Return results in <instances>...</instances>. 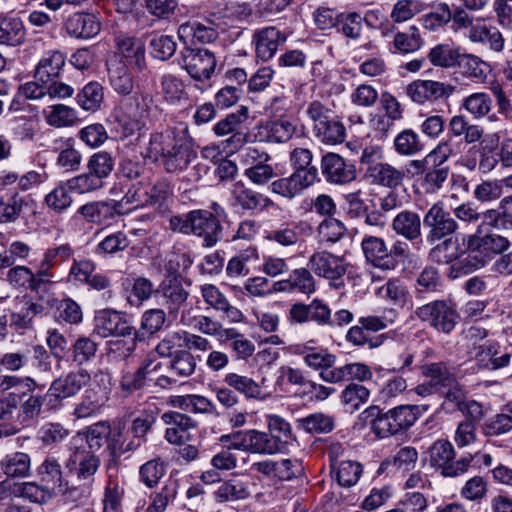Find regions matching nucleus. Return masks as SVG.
<instances>
[{"instance_id":"f257e3e1","label":"nucleus","mask_w":512,"mask_h":512,"mask_svg":"<svg viewBox=\"0 0 512 512\" xmlns=\"http://www.w3.org/2000/svg\"><path fill=\"white\" fill-rule=\"evenodd\" d=\"M149 152L169 173L183 171L196 158V152L188 141L187 128L167 129L153 134Z\"/></svg>"},{"instance_id":"f03ea898","label":"nucleus","mask_w":512,"mask_h":512,"mask_svg":"<svg viewBox=\"0 0 512 512\" xmlns=\"http://www.w3.org/2000/svg\"><path fill=\"white\" fill-rule=\"evenodd\" d=\"M213 211L195 209L186 214L171 216L169 229L185 235H194L203 241L205 247H212L222 239L220 216L224 209L217 203L212 204Z\"/></svg>"},{"instance_id":"7ed1b4c3","label":"nucleus","mask_w":512,"mask_h":512,"mask_svg":"<svg viewBox=\"0 0 512 512\" xmlns=\"http://www.w3.org/2000/svg\"><path fill=\"white\" fill-rule=\"evenodd\" d=\"M414 405H400L379 414L372 421V430L379 438H388L407 431L418 419Z\"/></svg>"},{"instance_id":"20e7f679","label":"nucleus","mask_w":512,"mask_h":512,"mask_svg":"<svg viewBox=\"0 0 512 512\" xmlns=\"http://www.w3.org/2000/svg\"><path fill=\"white\" fill-rule=\"evenodd\" d=\"M93 331L102 338L133 336L132 346L128 348L129 352L135 349L137 341L143 339L140 332L129 323L124 315L113 309H102L96 312Z\"/></svg>"},{"instance_id":"39448f33","label":"nucleus","mask_w":512,"mask_h":512,"mask_svg":"<svg viewBox=\"0 0 512 512\" xmlns=\"http://www.w3.org/2000/svg\"><path fill=\"white\" fill-rule=\"evenodd\" d=\"M428 452L430 465L440 469L445 477H458L467 473L473 462L471 454L454 461L455 449L447 440H437Z\"/></svg>"},{"instance_id":"423d86ee","label":"nucleus","mask_w":512,"mask_h":512,"mask_svg":"<svg viewBox=\"0 0 512 512\" xmlns=\"http://www.w3.org/2000/svg\"><path fill=\"white\" fill-rule=\"evenodd\" d=\"M414 315L439 332L449 334L456 326L459 315L450 300H434L416 308Z\"/></svg>"},{"instance_id":"0eeeda50","label":"nucleus","mask_w":512,"mask_h":512,"mask_svg":"<svg viewBox=\"0 0 512 512\" xmlns=\"http://www.w3.org/2000/svg\"><path fill=\"white\" fill-rule=\"evenodd\" d=\"M231 447L235 450L260 455H273L282 452V442L267 432L256 429L238 431L230 436Z\"/></svg>"},{"instance_id":"6e6552de","label":"nucleus","mask_w":512,"mask_h":512,"mask_svg":"<svg viewBox=\"0 0 512 512\" xmlns=\"http://www.w3.org/2000/svg\"><path fill=\"white\" fill-rule=\"evenodd\" d=\"M462 259L456 264L460 273L467 275L483 268L491 259L480 226L473 234L462 237Z\"/></svg>"},{"instance_id":"1a4fd4ad","label":"nucleus","mask_w":512,"mask_h":512,"mask_svg":"<svg viewBox=\"0 0 512 512\" xmlns=\"http://www.w3.org/2000/svg\"><path fill=\"white\" fill-rule=\"evenodd\" d=\"M248 113V108L241 106L236 112L227 114L213 126V132L218 137L229 135L222 141L223 149L226 152H236L245 144L246 133L239 131V128L248 119Z\"/></svg>"},{"instance_id":"9d476101","label":"nucleus","mask_w":512,"mask_h":512,"mask_svg":"<svg viewBox=\"0 0 512 512\" xmlns=\"http://www.w3.org/2000/svg\"><path fill=\"white\" fill-rule=\"evenodd\" d=\"M178 63L196 81L209 79L216 67L214 53L201 48H183Z\"/></svg>"},{"instance_id":"9b49d317","label":"nucleus","mask_w":512,"mask_h":512,"mask_svg":"<svg viewBox=\"0 0 512 512\" xmlns=\"http://www.w3.org/2000/svg\"><path fill=\"white\" fill-rule=\"evenodd\" d=\"M423 224L427 229L426 240L430 244L452 236L459 229L458 222L444 209L441 202L433 204L428 209L424 215Z\"/></svg>"},{"instance_id":"f8f14e48","label":"nucleus","mask_w":512,"mask_h":512,"mask_svg":"<svg viewBox=\"0 0 512 512\" xmlns=\"http://www.w3.org/2000/svg\"><path fill=\"white\" fill-rule=\"evenodd\" d=\"M456 87L445 82L417 79L406 87V95L420 105L435 103L448 99L454 94Z\"/></svg>"},{"instance_id":"ddd939ff","label":"nucleus","mask_w":512,"mask_h":512,"mask_svg":"<svg viewBox=\"0 0 512 512\" xmlns=\"http://www.w3.org/2000/svg\"><path fill=\"white\" fill-rule=\"evenodd\" d=\"M230 205L232 208L246 213H261L274 205L266 195L254 191L242 182L233 184L230 192Z\"/></svg>"},{"instance_id":"4468645a","label":"nucleus","mask_w":512,"mask_h":512,"mask_svg":"<svg viewBox=\"0 0 512 512\" xmlns=\"http://www.w3.org/2000/svg\"><path fill=\"white\" fill-rule=\"evenodd\" d=\"M313 234V227L307 221H291L268 231L266 239L283 248L301 246Z\"/></svg>"},{"instance_id":"2eb2a0df","label":"nucleus","mask_w":512,"mask_h":512,"mask_svg":"<svg viewBox=\"0 0 512 512\" xmlns=\"http://www.w3.org/2000/svg\"><path fill=\"white\" fill-rule=\"evenodd\" d=\"M311 271L330 281L340 280L347 272L348 263L342 256L328 251H316L308 259Z\"/></svg>"},{"instance_id":"dca6fc26","label":"nucleus","mask_w":512,"mask_h":512,"mask_svg":"<svg viewBox=\"0 0 512 512\" xmlns=\"http://www.w3.org/2000/svg\"><path fill=\"white\" fill-rule=\"evenodd\" d=\"M196 359L187 350H178L169 362V374H161L155 379V386L169 389L178 384L180 378H187L194 374Z\"/></svg>"},{"instance_id":"f3484780","label":"nucleus","mask_w":512,"mask_h":512,"mask_svg":"<svg viewBox=\"0 0 512 512\" xmlns=\"http://www.w3.org/2000/svg\"><path fill=\"white\" fill-rule=\"evenodd\" d=\"M320 168L325 180L330 184H348L357 177L355 165L333 152L322 156Z\"/></svg>"},{"instance_id":"a211bd4d","label":"nucleus","mask_w":512,"mask_h":512,"mask_svg":"<svg viewBox=\"0 0 512 512\" xmlns=\"http://www.w3.org/2000/svg\"><path fill=\"white\" fill-rule=\"evenodd\" d=\"M91 380L90 373L80 368L56 378L50 385L47 396L61 401L78 394Z\"/></svg>"},{"instance_id":"6ab92c4d","label":"nucleus","mask_w":512,"mask_h":512,"mask_svg":"<svg viewBox=\"0 0 512 512\" xmlns=\"http://www.w3.org/2000/svg\"><path fill=\"white\" fill-rule=\"evenodd\" d=\"M161 419L169 426L164 437L170 444L183 445L192 439L190 431L196 428V422L188 415L170 411L163 413Z\"/></svg>"},{"instance_id":"aec40b11","label":"nucleus","mask_w":512,"mask_h":512,"mask_svg":"<svg viewBox=\"0 0 512 512\" xmlns=\"http://www.w3.org/2000/svg\"><path fill=\"white\" fill-rule=\"evenodd\" d=\"M100 458L84 447L76 448L65 462L66 469L79 480L92 482L100 467Z\"/></svg>"},{"instance_id":"412c9836","label":"nucleus","mask_w":512,"mask_h":512,"mask_svg":"<svg viewBox=\"0 0 512 512\" xmlns=\"http://www.w3.org/2000/svg\"><path fill=\"white\" fill-rule=\"evenodd\" d=\"M286 40L287 34L273 26L255 31L252 41L255 45L256 57L263 62L269 61Z\"/></svg>"},{"instance_id":"4be33fe9","label":"nucleus","mask_w":512,"mask_h":512,"mask_svg":"<svg viewBox=\"0 0 512 512\" xmlns=\"http://www.w3.org/2000/svg\"><path fill=\"white\" fill-rule=\"evenodd\" d=\"M437 242L430 250V259L437 264L451 265V274L454 277L463 275L456 268V264L462 259L463 254L459 238L450 236Z\"/></svg>"},{"instance_id":"5701e85b","label":"nucleus","mask_w":512,"mask_h":512,"mask_svg":"<svg viewBox=\"0 0 512 512\" xmlns=\"http://www.w3.org/2000/svg\"><path fill=\"white\" fill-rule=\"evenodd\" d=\"M308 173L293 172L288 177H282L274 180L269 188L272 193L277 194L288 200H292L300 196L307 188L316 183Z\"/></svg>"},{"instance_id":"b1692460","label":"nucleus","mask_w":512,"mask_h":512,"mask_svg":"<svg viewBox=\"0 0 512 512\" xmlns=\"http://www.w3.org/2000/svg\"><path fill=\"white\" fill-rule=\"evenodd\" d=\"M107 77L110 86L118 94L126 96L134 89V79L127 64L118 55L106 61Z\"/></svg>"},{"instance_id":"393cba45","label":"nucleus","mask_w":512,"mask_h":512,"mask_svg":"<svg viewBox=\"0 0 512 512\" xmlns=\"http://www.w3.org/2000/svg\"><path fill=\"white\" fill-rule=\"evenodd\" d=\"M118 56L127 64L138 71L146 67L145 45L139 38L119 35L115 38Z\"/></svg>"},{"instance_id":"a878e982","label":"nucleus","mask_w":512,"mask_h":512,"mask_svg":"<svg viewBox=\"0 0 512 512\" xmlns=\"http://www.w3.org/2000/svg\"><path fill=\"white\" fill-rule=\"evenodd\" d=\"M296 132V125L287 118H279L260 123L257 126L256 137L260 142L285 143Z\"/></svg>"},{"instance_id":"bb28decb","label":"nucleus","mask_w":512,"mask_h":512,"mask_svg":"<svg viewBox=\"0 0 512 512\" xmlns=\"http://www.w3.org/2000/svg\"><path fill=\"white\" fill-rule=\"evenodd\" d=\"M37 475L41 483L49 486H57L59 491L67 498L77 500L78 489L74 487H68L67 482L65 488L63 487V471L60 463L54 457H46L43 462L36 469Z\"/></svg>"},{"instance_id":"cd10ccee","label":"nucleus","mask_w":512,"mask_h":512,"mask_svg":"<svg viewBox=\"0 0 512 512\" xmlns=\"http://www.w3.org/2000/svg\"><path fill=\"white\" fill-rule=\"evenodd\" d=\"M473 358L480 368L497 370L509 365L511 354L501 352L497 342L488 341L474 347Z\"/></svg>"},{"instance_id":"c85d7f7f","label":"nucleus","mask_w":512,"mask_h":512,"mask_svg":"<svg viewBox=\"0 0 512 512\" xmlns=\"http://www.w3.org/2000/svg\"><path fill=\"white\" fill-rule=\"evenodd\" d=\"M362 249L366 259L382 270H393L398 262L389 253L387 246L382 238L375 236H367L362 240Z\"/></svg>"},{"instance_id":"c756f323","label":"nucleus","mask_w":512,"mask_h":512,"mask_svg":"<svg viewBox=\"0 0 512 512\" xmlns=\"http://www.w3.org/2000/svg\"><path fill=\"white\" fill-rule=\"evenodd\" d=\"M153 104V98L148 93H136L125 104V115L130 119L128 129L130 132L140 130L149 117Z\"/></svg>"},{"instance_id":"7c9ffc66","label":"nucleus","mask_w":512,"mask_h":512,"mask_svg":"<svg viewBox=\"0 0 512 512\" xmlns=\"http://www.w3.org/2000/svg\"><path fill=\"white\" fill-rule=\"evenodd\" d=\"M118 203L115 201H91L81 205L76 212L85 222L101 225L114 219Z\"/></svg>"},{"instance_id":"2f4dec72","label":"nucleus","mask_w":512,"mask_h":512,"mask_svg":"<svg viewBox=\"0 0 512 512\" xmlns=\"http://www.w3.org/2000/svg\"><path fill=\"white\" fill-rule=\"evenodd\" d=\"M366 175L373 184L390 189L401 186L405 177L402 169L384 162H377L368 166Z\"/></svg>"},{"instance_id":"473e14b6","label":"nucleus","mask_w":512,"mask_h":512,"mask_svg":"<svg viewBox=\"0 0 512 512\" xmlns=\"http://www.w3.org/2000/svg\"><path fill=\"white\" fill-rule=\"evenodd\" d=\"M32 460L28 453L14 451L0 460V470L8 479H22L31 476Z\"/></svg>"},{"instance_id":"72a5a7b5","label":"nucleus","mask_w":512,"mask_h":512,"mask_svg":"<svg viewBox=\"0 0 512 512\" xmlns=\"http://www.w3.org/2000/svg\"><path fill=\"white\" fill-rule=\"evenodd\" d=\"M65 29L73 37L88 39L99 33L100 22L93 14L74 13L66 20Z\"/></svg>"},{"instance_id":"f704fd0d","label":"nucleus","mask_w":512,"mask_h":512,"mask_svg":"<svg viewBox=\"0 0 512 512\" xmlns=\"http://www.w3.org/2000/svg\"><path fill=\"white\" fill-rule=\"evenodd\" d=\"M29 202L28 196H21L18 192L0 196V224L17 222L28 208Z\"/></svg>"},{"instance_id":"c9c22d12","label":"nucleus","mask_w":512,"mask_h":512,"mask_svg":"<svg viewBox=\"0 0 512 512\" xmlns=\"http://www.w3.org/2000/svg\"><path fill=\"white\" fill-rule=\"evenodd\" d=\"M391 227L397 235L408 241L421 237V219L415 212L409 210L399 212L392 220Z\"/></svg>"},{"instance_id":"e433bc0d","label":"nucleus","mask_w":512,"mask_h":512,"mask_svg":"<svg viewBox=\"0 0 512 512\" xmlns=\"http://www.w3.org/2000/svg\"><path fill=\"white\" fill-rule=\"evenodd\" d=\"M393 147L398 155L411 157L420 154L425 149V142L415 130L405 128L394 137Z\"/></svg>"},{"instance_id":"4c0bfd02","label":"nucleus","mask_w":512,"mask_h":512,"mask_svg":"<svg viewBox=\"0 0 512 512\" xmlns=\"http://www.w3.org/2000/svg\"><path fill=\"white\" fill-rule=\"evenodd\" d=\"M371 378L372 372L369 366L360 362L348 363L341 367L334 368L332 372L326 373L328 383H338L349 380L363 382Z\"/></svg>"},{"instance_id":"58836bf2","label":"nucleus","mask_w":512,"mask_h":512,"mask_svg":"<svg viewBox=\"0 0 512 512\" xmlns=\"http://www.w3.org/2000/svg\"><path fill=\"white\" fill-rule=\"evenodd\" d=\"M484 224L498 230H512V195L504 197L497 208L484 211Z\"/></svg>"},{"instance_id":"ea45409f","label":"nucleus","mask_w":512,"mask_h":512,"mask_svg":"<svg viewBox=\"0 0 512 512\" xmlns=\"http://www.w3.org/2000/svg\"><path fill=\"white\" fill-rule=\"evenodd\" d=\"M65 65V56L60 51H49L43 55L35 69V79L50 81L60 75Z\"/></svg>"},{"instance_id":"a19ab883","label":"nucleus","mask_w":512,"mask_h":512,"mask_svg":"<svg viewBox=\"0 0 512 512\" xmlns=\"http://www.w3.org/2000/svg\"><path fill=\"white\" fill-rule=\"evenodd\" d=\"M161 293L163 305L167 308L169 315L176 317L179 308L188 298V292L183 288L180 281L163 280Z\"/></svg>"},{"instance_id":"79ce46f5","label":"nucleus","mask_w":512,"mask_h":512,"mask_svg":"<svg viewBox=\"0 0 512 512\" xmlns=\"http://www.w3.org/2000/svg\"><path fill=\"white\" fill-rule=\"evenodd\" d=\"M421 374L430 379V382L439 390L456 383L452 369L445 362H431L420 366Z\"/></svg>"},{"instance_id":"37998d69","label":"nucleus","mask_w":512,"mask_h":512,"mask_svg":"<svg viewBox=\"0 0 512 512\" xmlns=\"http://www.w3.org/2000/svg\"><path fill=\"white\" fill-rule=\"evenodd\" d=\"M443 280L437 268L426 266L417 275L415 280L416 298L423 299L425 294L442 291Z\"/></svg>"},{"instance_id":"c03bdc74","label":"nucleus","mask_w":512,"mask_h":512,"mask_svg":"<svg viewBox=\"0 0 512 512\" xmlns=\"http://www.w3.org/2000/svg\"><path fill=\"white\" fill-rule=\"evenodd\" d=\"M463 108L469 112L475 119L488 117L490 121H496V114L490 115L492 111L493 102L487 93L477 92L473 93L463 99Z\"/></svg>"},{"instance_id":"a18cd8bd","label":"nucleus","mask_w":512,"mask_h":512,"mask_svg":"<svg viewBox=\"0 0 512 512\" xmlns=\"http://www.w3.org/2000/svg\"><path fill=\"white\" fill-rule=\"evenodd\" d=\"M130 239L123 231L106 235L96 246L95 254L102 257H114L130 246Z\"/></svg>"},{"instance_id":"49530a36","label":"nucleus","mask_w":512,"mask_h":512,"mask_svg":"<svg viewBox=\"0 0 512 512\" xmlns=\"http://www.w3.org/2000/svg\"><path fill=\"white\" fill-rule=\"evenodd\" d=\"M315 137L324 144L334 145L345 140L346 129L343 123L334 114L321 126L313 131Z\"/></svg>"},{"instance_id":"de8ad7c7","label":"nucleus","mask_w":512,"mask_h":512,"mask_svg":"<svg viewBox=\"0 0 512 512\" xmlns=\"http://www.w3.org/2000/svg\"><path fill=\"white\" fill-rule=\"evenodd\" d=\"M56 145V149L59 151L56 164L66 171H77L82 161V155L74 148L73 138L56 141Z\"/></svg>"},{"instance_id":"09e8293b","label":"nucleus","mask_w":512,"mask_h":512,"mask_svg":"<svg viewBox=\"0 0 512 512\" xmlns=\"http://www.w3.org/2000/svg\"><path fill=\"white\" fill-rule=\"evenodd\" d=\"M26 29L20 18L0 19V44L18 46L25 41Z\"/></svg>"},{"instance_id":"8fccbe9b","label":"nucleus","mask_w":512,"mask_h":512,"mask_svg":"<svg viewBox=\"0 0 512 512\" xmlns=\"http://www.w3.org/2000/svg\"><path fill=\"white\" fill-rule=\"evenodd\" d=\"M106 400L104 392L99 388L90 387L85 390L80 403L75 407L74 414L78 418L89 417L98 412Z\"/></svg>"},{"instance_id":"3c124183","label":"nucleus","mask_w":512,"mask_h":512,"mask_svg":"<svg viewBox=\"0 0 512 512\" xmlns=\"http://www.w3.org/2000/svg\"><path fill=\"white\" fill-rule=\"evenodd\" d=\"M250 492L247 483L239 478H231L222 482L215 491L218 502L243 500L249 497Z\"/></svg>"},{"instance_id":"603ef678","label":"nucleus","mask_w":512,"mask_h":512,"mask_svg":"<svg viewBox=\"0 0 512 512\" xmlns=\"http://www.w3.org/2000/svg\"><path fill=\"white\" fill-rule=\"evenodd\" d=\"M336 356L327 349L312 347L311 352L305 355L304 363L313 370L320 371V377L327 382L326 373L332 372Z\"/></svg>"},{"instance_id":"864d4df0","label":"nucleus","mask_w":512,"mask_h":512,"mask_svg":"<svg viewBox=\"0 0 512 512\" xmlns=\"http://www.w3.org/2000/svg\"><path fill=\"white\" fill-rule=\"evenodd\" d=\"M18 492L22 498L40 505L47 504L55 496L53 488L36 481L22 482L18 486Z\"/></svg>"},{"instance_id":"5fc2aeb1","label":"nucleus","mask_w":512,"mask_h":512,"mask_svg":"<svg viewBox=\"0 0 512 512\" xmlns=\"http://www.w3.org/2000/svg\"><path fill=\"white\" fill-rule=\"evenodd\" d=\"M296 423L299 429L309 434H327L334 428L333 417L322 412L312 413L297 419Z\"/></svg>"},{"instance_id":"6e6d98bb","label":"nucleus","mask_w":512,"mask_h":512,"mask_svg":"<svg viewBox=\"0 0 512 512\" xmlns=\"http://www.w3.org/2000/svg\"><path fill=\"white\" fill-rule=\"evenodd\" d=\"M104 99L103 87L99 82L87 83L76 95L77 104L85 111H97Z\"/></svg>"},{"instance_id":"4d7b16f0","label":"nucleus","mask_w":512,"mask_h":512,"mask_svg":"<svg viewBox=\"0 0 512 512\" xmlns=\"http://www.w3.org/2000/svg\"><path fill=\"white\" fill-rule=\"evenodd\" d=\"M457 65L461 73L474 81L483 82L486 79L489 65L480 57L473 54H460Z\"/></svg>"},{"instance_id":"13d9d810","label":"nucleus","mask_w":512,"mask_h":512,"mask_svg":"<svg viewBox=\"0 0 512 512\" xmlns=\"http://www.w3.org/2000/svg\"><path fill=\"white\" fill-rule=\"evenodd\" d=\"M223 381L229 388H233L246 398H261L262 391L260 385L250 377L230 372L224 376Z\"/></svg>"},{"instance_id":"bf43d9fd","label":"nucleus","mask_w":512,"mask_h":512,"mask_svg":"<svg viewBox=\"0 0 512 512\" xmlns=\"http://www.w3.org/2000/svg\"><path fill=\"white\" fill-rule=\"evenodd\" d=\"M85 433L86 443L90 452L99 451L104 444L109 450V441L112 436V428L108 422L101 421L87 427Z\"/></svg>"},{"instance_id":"052dcab7","label":"nucleus","mask_w":512,"mask_h":512,"mask_svg":"<svg viewBox=\"0 0 512 512\" xmlns=\"http://www.w3.org/2000/svg\"><path fill=\"white\" fill-rule=\"evenodd\" d=\"M336 31L350 40H359L363 32L361 14L356 11L341 12Z\"/></svg>"},{"instance_id":"680f3d73","label":"nucleus","mask_w":512,"mask_h":512,"mask_svg":"<svg viewBox=\"0 0 512 512\" xmlns=\"http://www.w3.org/2000/svg\"><path fill=\"white\" fill-rule=\"evenodd\" d=\"M97 350V342L88 336H80L71 345V360L77 366H82L95 358Z\"/></svg>"},{"instance_id":"e2e57ef3","label":"nucleus","mask_w":512,"mask_h":512,"mask_svg":"<svg viewBox=\"0 0 512 512\" xmlns=\"http://www.w3.org/2000/svg\"><path fill=\"white\" fill-rule=\"evenodd\" d=\"M459 48L449 44H438L430 49L427 58L434 66L452 68L459 62Z\"/></svg>"},{"instance_id":"0e129e2a","label":"nucleus","mask_w":512,"mask_h":512,"mask_svg":"<svg viewBox=\"0 0 512 512\" xmlns=\"http://www.w3.org/2000/svg\"><path fill=\"white\" fill-rule=\"evenodd\" d=\"M178 36L180 38L192 37L194 42L205 44L213 42L217 38V32L197 21H189L179 26Z\"/></svg>"},{"instance_id":"69168bd1","label":"nucleus","mask_w":512,"mask_h":512,"mask_svg":"<svg viewBox=\"0 0 512 512\" xmlns=\"http://www.w3.org/2000/svg\"><path fill=\"white\" fill-rule=\"evenodd\" d=\"M460 144L451 137L440 141L427 155V161L433 166H447L446 162L459 153Z\"/></svg>"},{"instance_id":"338daca9","label":"nucleus","mask_w":512,"mask_h":512,"mask_svg":"<svg viewBox=\"0 0 512 512\" xmlns=\"http://www.w3.org/2000/svg\"><path fill=\"white\" fill-rule=\"evenodd\" d=\"M370 391L364 385L358 383L348 384L341 393L342 403L351 411L358 410L368 402Z\"/></svg>"},{"instance_id":"774afa93","label":"nucleus","mask_w":512,"mask_h":512,"mask_svg":"<svg viewBox=\"0 0 512 512\" xmlns=\"http://www.w3.org/2000/svg\"><path fill=\"white\" fill-rule=\"evenodd\" d=\"M71 191L68 181L65 184H58L45 196L46 205L56 213L64 212L72 205Z\"/></svg>"}]
</instances>
